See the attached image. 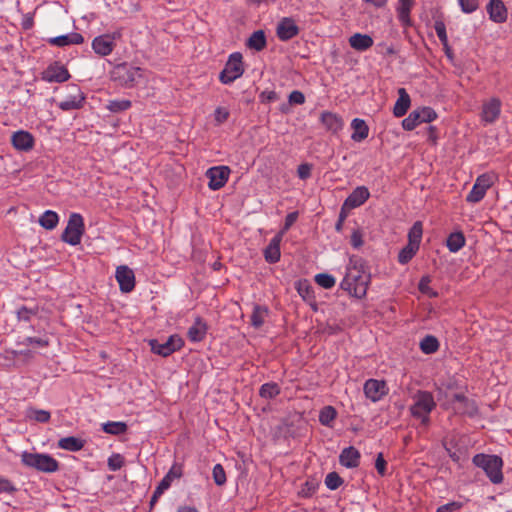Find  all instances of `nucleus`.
<instances>
[{
    "instance_id": "1",
    "label": "nucleus",
    "mask_w": 512,
    "mask_h": 512,
    "mask_svg": "<svg viewBox=\"0 0 512 512\" xmlns=\"http://www.w3.org/2000/svg\"><path fill=\"white\" fill-rule=\"evenodd\" d=\"M433 394L429 391L418 390L413 395V404L410 407L412 417L419 419L425 427L430 424V413L436 408Z\"/></svg>"
},
{
    "instance_id": "2",
    "label": "nucleus",
    "mask_w": 512,
    "mask_h": 512,
    "mask_svg": "<svg viewBox=\"0 0 512 512\" xmlns=\"http://www.w3.org/2000/svg\"><path fill=\"white\" fill-rule=\"evenodd\" d=\"M370 280L371 275L368 270L346 272L345 277L340 283V288L347 291L350 295L361 299L366 296Z\"/></svg>"
},
{
    "instance_id": "3",
    "label": "nucleus",
    "mask_w": 512,
    "mask_h": 512,
    "mask_svg": "<svg viewBox=\"0 0 512 512\" xmlns=\"http://www.w3.org/2000/svg\"><path fill=\"white\" fill-rule=\"evenodd\" d=\"M472 463L483 469L486 476L493 484H500L503 481V460L497 455L476 454Z\"/></svg>"
},
{
    "instance_id": "4",
    "label": "nucleus",
    "mask_w": 512,
    "mask_h": 512,
    "mask_svg": "<svg viewBox=\"0 0 512 512\" xmlns=\"http://www.w3.org/2000/svg\"><path fill=\"white\" fill-rule=\"evenodd\" d=\"M23 465L44 473H53L59 470V462L49 454L23 452L21 455Z\"/></svg>"
},
{
    "instance_id": "5",
    "label": "nucleus",
    "mask_w": 512,
    "mask_h": 512,
    "mask_svg": "<svg viewBox=\"0 0 512 512\" xmlns=\"http://www.w3.org/2000/svg\"><path fill=\"white\" fill-rule=\"evenodd\" d=\"M84 232L85 224L82 215L71 213L67 226L61 235V240L69 245L76 246L80 244Z\"/></svg>"
},
{
    "instance_id": "6",
    "label": "nucleus",
    "mask_w": 512,
    "mask_h": 512,
    "mask_svg": "<svg viewBox=\"0 0 512 512\" xmlns=\"http://www.w3.org/2000/svg\"><path fill=\"white\" fill-rule=\"evenodd\" d=\"M242 59V54L239 52L232 53L229 56L223 70L219 74L221 83L231 84L243 75L245 69Z\"/></svg>"
},
{
    "instance_id": "7",
    "label": "nucleus",
    "mask_w": 512,
    "mask_h": 512,
    "mask_svg": "<svg viewBox=\"0 0 512 512\" xmlns=\"http://www.w3.org/2000/svg\"><path fill=\"white\" fill-rule=\"evenodd\" d=\"M112 79L125 87H132L141 77V69L128 63H122L114 67L111 72Z\"/></svg>"
},
{
    "instance_id": "8",
    "label": "nucleus",
    "mask_w": 512,
    "mask_h": 512,
    "mask_svg": "<svg viewBox=\"0 0 512 512\" xmlns=\"http://www.w3.org/2000/svg\"><path fill=\"white\" fill-rule=\"evenodd\" d=\"M149 345L154 354L162 357H168L174 352L180 350L184 346V341L179 335L174 334L169 336L163 343L158 339H151L149 340Z\"/></svg>"
},
{
    "instance_id": "9",
    "label": "nucleus",
    "mask_w": 512,
    "mask_h": 512,
    "mask_svg": "<svg viewBox=\"0 0 512 512\" xmlns=\"http://www.w3.org/2000/svg\"><path fill=\"white\" fill-rule=\"evenodd\" d=\"M230 169L227 166L211 167L207 170L206 176L209 179L208 187L211 190H219L228 181Z\"/></svg>"
},
{
    "instance_id": "10",
    "label": "nucleus",
    "mask_w": 512,
    "mask_h": 512,
    "mask_svg": "<svg viewBox=\"0 0 512 512\" xmlns=\"http://www.w3.org/2000/svg\"><path fill=\"white\" fill-rule=\"evenodd\" d=\"M364 394L372 402L380 401L387 393L388 388L384 380L368 379L364 383Z\"/></svg>"
},
{
    "instance_id": "11",
    "label": "nucleus",
    "mask_w": 512,
    "mask_h": 512,
    "mask_svg": "<svg viewBox=\"0 0 512 512\" xmlns=\"http://www.w3.org/2000/svg\"><path fill=\"white\" fill-rule=\"evenodd\" d=\"M69 78V71L59 62L50 64L42 73V79L49 83H62Z\"/></svg>"
},
{
    "instance_id": "12",
    "label": "nucleus",
    "mask_w": 512,
    "mask_h": 512,
    "mask_svg": "<svg viewBox=\"0 0 512 512\" xmlns=\"http://www.w3.org/2000/svg\"><path fill=\"white\" fill-rule=\"evenodd\" d=\"M115 278L119 284L120 291L129 293L135 288V275L131 268L120 265L116 268Z\"/></svg>"
},
{
    "instance_id": "13",
    "label": "nucleus",
    "mask_w": 512,
    "mask_h": 512,
    "mask_svg": "<svg viewBox=\"0 0 512 512\" xmlns=\"http://www.w3.org/2000/svg\"><path fill=\"white\" fill-rule=\"evenodd\" d=\"M116 34H103L92 41V49L100 56H108L115 48Z\"/></svg>"
},
{
    "instance_id": "14",
    "label": "nucleus",
    "mask_w": 512,
    "mask_h": 512,
    "mask_svg": "<svg viewBox=\"0 0 512 512\" xmlns=\"http://www.w3.org/2000/svg\"><path fill=\"white\" fill-rule=\"evenodd\" d=\"M300 32L295 20L290 17L282 18L277 24L276 35L281 41H289Z\"/></svg>"
},
{
    "instance_id": "15",
    "label": "nucleus",
    "mask_w": 512,
    "mask_h": 512,
    "mask_svg": "<svg viewBox=\"0 0 512 512\" xmlns=\"http://www.w3.org/2000/svg\"><path fill=\"white\" fill-rule=\"evenodd\" d=\"M71 88L74 93L58 103V107L63 111L77 110L84 105L85 96L83 92H81L77 85H72Z\"/></svg>"
},
{
    "instance_id": "16",
    "label": "nucleus",
    "mask_w": 512,
    "mask_h": 512,
    "mask_svg": "<svg viewBox=\"0 0 512 512\" xmlns=\"http://www.w3.org/2000/svg\"><path fill=\"white\" fill-rule=\"evenodd\" d=\"M370 192L367 187L359 186L345 199L343 209H354L363 205L369 198Z\"/></svg>"
},
{
    "instance_id": "17",
    "label": "nucleus",
    "mask_w": 512,
    "mask_h": 512,
    "mask_svg": "<svg viewBox=\"0 0 512 512\" xmlns=\"http://www.w3.org/2000/svg\"><path fill=\"white\" fill-rule=\"evenodd\" d=\"M11 143L16 150L29 151L34 146V137L28 131L19 130L12 134Z\"/></svg>"
},
{
    "instance_id": "18",
    "label": "nucleus",
    "mask_w": 512,
    "mask_h": 512,
    "mask_svg": "<svg viewBox=\"0 0 512 512\" xmlns=\"http://www.w3.org/2000/svg\"><path fill=\"white\" fill-rule=\"evenodd\" d=\"M282 241V232L275 235L269 242L268 246L264 250V258L270 263L274 264L280 260V243Z\"/></svg>"
},
{
    "instance_id": "19",
    "label": "nucleus",
    "mask_w": 512,
    "mask_h": 512,
    "mask_svg": "<svg viewBox=\"0 0 512 512\" xmlns=\"http://www.w3.org/2000/svg\"><path fill=\"white\" fill-rule=\"evenodd\" d=\"M487 12L489 18L495 23H504L507 20V9L501 0H490Z\"/></svg>"
},
{
    "instance_id": "20",
    "label": "nucleus",
    "mask_w": 512,
    "mask_h": 512,
    "mask_svg": "<svg viewBox=\"0 0 512 512\" xmlns=\"http://www.w3.org/2000/svg\"><path fill=\"white\" fill-rule=\"evenodd\" d=\"M207 331V323L201 317H196L193 325L187 331V336L192 342H201L206 337Z\"/></svg>"
},
{
    "instance_id": "21",
    "label": "nucleus",
    "mask_w": 512,
    "mask_h": 512,
    "mask_svg": "<svg viewBox=\"0 0 512 512\" xmlns=\"http://www.w3.org/2000/svg\"><path fill=\"white\" fill-rule=\"evenodd\" d=\"M47 42L53 46L65 47L73 44H82L84 42V37L80 33L72 32L69 34L49 38Z\"/></svg>"
},
{
    "instance_id": "22",
    "label": "nucleus",
    "mask_w": 512,
    "mask_h": 512,
    "mask_svg": "<svg viewBox=\"0 0 512 512\" xmlns=\"http://www.w3.org/2000/svg\"><path fill=\"white\" fill-rule=\"evenodd\" d=\"M360 452L353 446L344 448L339 456L341 465L347 468H355L360 463Z\"/></svg>"
},
{
    "instance_id": "23",
    "label": "nucleus",
    "mask_w": 512,
    "mask_h": 512,
    "mask_svg": "<svg viewBox=\"0 0 512 512\" xmlns=\"http://www.w3.org/2000/svg\"><path fill=\"white\" fill-rule=\"evenodd\" d=\"M501 101L498 98H492L483 105L482 119L486 123H493L500 115Z\"/></svg>"
},
{
    "instance_id": "24",
    "label": "nucleus",
    "mask_w": 512,
    "mask_h": 512,
    "mask_svg": "<svg viewBox=\"0 0 512 512\" xmlns=\"http://www.w3.org/2000/svg\"><path fill=\"white\" fill-rule=\"evenodd\" d=\"M320 120L327 131L332 133H337L344 125L343 119L339 115L328 111L321 113Z\"/></svg>"
},
{
    "instance_id": "25",
    "label": "nucleus",
    "mask_w": 512,
    "mask_h": 512,
    "mask_svg": "<svg viewBox=\"0 0 512 512\" xmlns=\"http://www.w3.org/2000/svg\"><path fill=\"white\" fill-rule=\"evenodd\" d=\"M411 105V99L405 88L398 89V99L393 107V114L399 118L404 116Z\"/></svg>"
},
{
    "instance_id": "26",
    "label": "nucleus",
    "mask_w": 512,
    "mask_h": 512,
    "mask_svg": "<svg viewBox=\"0 0 512 512\" xmlns=\"http://www.w3.org/2000/svg\"><path fill=\"white\" fill-rule=\"evenodd\" d=\"M373 43V38L368 34L355 33L349 38L350 46L360 52L370 49Z\"/></svg>"
},
{
    "instance_id": "27",
    "label": "nucleus",
    "mask_w": 512,
    "mask_h": 512,
    "mask_svg": "<svg viewBox=\"0 0 512 512\" xmlns=\"http://www.w3.org/2000/svg\"><path fill=\"white\" fill-rule=\"evenodd\" d=\"M452 400L460 404L458 407V411L460 413L467 414L469 416H473L477 413V406L475 402L467 398L464 394L456 393L453 395Z\"/></svg>"
},
{
    "instance_id": "28",
    "label": "nucleus",
    "mask_w": 512,
    "mask_h": 512,
    "mask_svg": "<svg viewBox=\"0 0 512 512\" xmlns=\"http://www.w3.org/2000/svg\"><path fill=\"white\" fill-rule=\"evenodd\" d=\"M353 133L351 139L355 142H361L369 135V127L363 119L355 118L351 122Z\"/></svg>"
},
{
    "instance_id": "29",
    "label": "nucleus",
    "mask_w": 512,
    "mask_h": 512,
    "mask_svg": "<svg viewBox=\"0 0 512 512\" xmlns=\"http://www.w3.org/2000/svg\"><path fill=\"white\" fill-rule=\"evenodd\" d=\"M85 445V441L74 436L61 438L58 441V447L67 451L77 452L80 451Z\"/></svg>"
},
{
    "instance_id": "30",
    "label": "nucleus",
    "mask_w": 512,
    "mask_h": 512,
    "mask_svg": "<svg viewBox=\"0 0 512 512\" xmlns=\"http://www.w3.org/2000/svg\"><path fill=\"white\" fill-rule=\"evenodd\" d=\"M413 5V0H399V7L397 8L398 19L404 26L411 25L410 12Z\"/></svg>"
},
{
    "instance_id": "31",
    "label": "nucleus",
    "mask_w": 512,
    "mask_h": 512,
    "mask_svg": "<svg viewBox=\"0 0 512 512\" xmlns=\"http://www.w3.org/2000/svg\"><path fill=\"white\" fill-rule=\"evenodd\" d=\"M266 44V36L263 30L254 31L247 41V46L258 52L262 51Z\"/></svg>"
},
{
    "instance_id": "32",
    "label": "nucleus",
    "mask_w": 512,
    "mask_h": 512,
    "mask_svg": "<svg viewBox=\"0 0 512 512\" xmlns=\"http://www.w3.org/2000/svg\"><path fill=\"white\" fill-rule=\"evenodd\" d=\"M465 241V236L461 231L453 232L448 236L446 246L450 252L456 253L465 245Z\"/></svg>"
},
{
    "instance_id": "33",
    "label": "nucleus",
    "mask_w": 512,
    "mask_h": 512,
    "mask_svg": "<svg viewBox=\"0 0 512 512\" xmlns=\"http://www.w3.org/2000/svg\"><path fill=\"white\" fill-rule=\"evenodd\" d=\"M59 222L58 214L55 211L47 210L39 218V224L48 230L54 229Z\"/></svg>"
},
{
    "instance_id": "34",
    "label": "nucleus",
    "mask_w": 512,
    "mask_h": 512,
    "mask_svg": "<svg viewBox=\"0 0 512 512\" xmlns=\"http://www.w3.org/2000/svg\"><path fill=\"white\" fill-rule=\"evenodd\" d=\"M268 315V308L261 305H254L251 315V325L259 328L264 324L265 317Z\"/></svg>"
},
{
    "instance_id": "35",
    "label": "nucleus",
    "mask_w": 512,
    "mask_h": 512,
    "mask_svg": "<svg viewBox=\"0 0 512 512\" xmlns=\"http://www.w3.org/2000/svg\"><path fill=\"white\" fill-rule=\"evenodd\" d=\"M280 392L281 388L275 382L264 383L259 389V395L264 399H274Z\"/></svg>"
},
{
    "instance_id": "36",
    "label": "nucleus",
    "mask_w": 512,
    "mask_h": 512,
    "mask_svg": "<svg viewBox=\"0 0 512 512\" xmlns=\"http://www.w3.org/2000/svg\"><path fill=\"white\" fill-rule=\"evenodd\" d=\"M420 349L425 354H433L439 349V341L433 335H426L420 341Z\"/></svg>"
},
{
    "instance_id": "37",
    "label": "nucleus",
    "mask_w": 512,
    "mask_h": 512,
    "mask_svg": "<svg viewBox=\"0 0 512 512\" xmlns=\"http://www.w3.org/2000/svg\"><path fill=\"white\" fill-rule=\"evenodd\" d=\"M102 429H103V431L105 433H108V434H111V435H120V434H124L127 431L128 426H127V424L125 422L109 421V422L104 423L102 425Z\"/></svg>"
},
{
    "instance_id": "38",
    "label": "nucleus",
    "mask_w": 512,
    "mask_h": 512,
    "mask_svg": "<svg viewBox=\"0 0 512 512\" xmlns=\"http://www.w3.org/2000/svg\"><path fill=\"white\" fill-rule=\"evenodd\" d=\"M26 417L39 423H47L49 422L51 415L47 410L28 408L26 411Z\"/></svg>"
},
{
    "instance_id": "39",
    "label": "nucleus",
    "mask_w": 512,
    "mask_h": 512,
    "mask_svg": "<svg viewBox=\"0 0 512 512\" xmlns=\"http://www.w3.org/2000/svg\"><path fill=\"white\" fill-rule=\"evenodd\" d=\"M336 416L337 412L334 407L325 406L319 413V422L324 426L330 427Z\"/></svg>"
},
{
    "instance_id": "40",
    "label": "nucleus",
    "mask_w": 512,
    "mask_h": 512,
    "mask_svg": "<svg viewBox=\"0 0 512 512\" xmlns=\"http://www.w3.org/2000/svg\"><path fill=\"white\" fill-rule=\"evenodd\" d=\"M418 249H419L418 246L408 242V244L406 246H404L399 252V255H398L399 263L407 264L414 257V255L416 254Z\"/></svg>"
},
{
    "instance_id": "41",
    "label": "nucleus",
    "mask_w": 512,
    "mask_h": 512,
    "mask_svg": "<svg viewBox=\"0 0 512 512\" xmlns=\"http://www.w3.org/2000/svg\"><path fill=\"white\" fill-rule=\"evenodd\" d=\"M421 123L420 114L417 110H413L408 117L403 119L402 128L406 131H412Z\"/></svg>"
},
{
    "instance_id": "42",
    "label": "nucleus",
    "mask_w": 512,
    "mask_h": 512,
    "mask_svg": "<svg viewBox=\"0 0 512 512\" xmlns=\"http://www.w3.org/2000/svg\"><path fill=\"white\" fill-rule=\"evenodd\" d=\"M361 270H368L366 261L357 255H352L349 258V263L346 267V272H357Z\"/></svg>"
},
{
    "instance_id": "43",
    "label": "nucleus",
    "mask_w": 512,
    "mask_h": 512,
    "mask_svg": "<svg viewBox=\"0 0 512 512\" xmlns=\"http://www.w3.org/2000/svg\"><path fill=\"white\" fill-rule=\"evenodd\" d=\"M423 233L422 223L416 221L408 233L409 243L415 244L419 247Z\"/></svg>"
},
{
    "instance_id": "44",
    "label": "nucleus",
    "mask_w": 512,
    "mask_h": 512,
    "mask_svg": "<svg viewBox=\"0 0 512 512\" xmlns=\"http://www.w3.org/2000/svg\"><path fill=\"white\" fill-rule=\"evenodd\" d=\"M316 284L324 289H331L335 286L336 279L334 276L328 273H319L314 277Z\"/></svg>"
},
{
    "instance_id": "45",
    "label": "nucleus",
    "mask_w": 512,
    "mask_h": 512,
    "mask_svg": "<svg viewBox=\"0 0 512 512\" xmlns=\"http://www.w3.org/2000/svg\"><path fill=\"white\" fill-rule=\"evenodd\" d=\"M485 194H486V191L474 183L471 191L468 193V195L466 197V201L468 203H473V204L478 203L484 198Z\"/></svg>"
},
{
    "instance_id": "46",
    "label": "nucleus",
    "mask_w": 512,
    "mask_h": 512,
    "mask_svg": "<svg viewBox=\"0 0 512 512\" xmlns=\"http://www.w3.org/2000/svg\"><path fill=\"white\" fill-rule=\"evenodd\" d=\"M494 180V174L484 173L477 177L475 184L487 192V190L494 184Z\"/></svg>"
},
{
    "instance_id": "47",
    "label": "nucleus",
    "mask_w": 512,
    "mask_h": 512,
    "mask_svg": "<svg viewBox=\"0 0 512 512\" xmlns=\"http://www.w3.org/2000/svg\"><path fill=\"white\" fill-rule=\"evenodd\" d=\"M131 107V101L122 99V100H112L109 102L107 108L113 112L118 113L125 111Z\"/></svg>"
},
{
    "instance_id": "48",
    "label": "nucleus",
    "mask_w": 512,
    "mask_h": 512,
    "mask_svg": "<svg viewBox=\"0 0 512 512\" xmlns=\"http://www.w3.org/2000/svg\"><path fill=\"white\" fill-rule=\"evenodd\" d=\"M212 476L216 485L222 486L226 483V473L221 464H216L213 467Z\"/></svg>"
},
{
    "instance_id": "49",
    "label": "nucleus",
    "mask_w": 512,
    "mask_h": 512,
    "mask_svg": "<svg viewBox=\"0 0 512 512\" xmlns=\"http://www.w3.org/2000/svg\"><path fill=\"white\" fill-rule=\"evenodd\" d=\"M342 482V478L336 472L328 473L325 478V484L331 490L339 488Z\"/></svg>"
},
{
    "instance_id": "50",
    "label": "nucleus",
    "mask_w": 512,
    "mask_h": 512,
    "mask_svg": "<svg viewBox=\"0 0 512 512\" xmlns=\"http://www.w3.org/2000/svg\"><path fill=\"white\" fill-rule=\"evenodd\" d=\"M183 475V465L178 462H174L169 471L164 477L168 478L171 482L175 479H180Z\"/></svg>"
},
{
    "instance_id": "51",
    "label": "nucleus",
    "mask_w": 512,
    "mask_h": 512,
    "mask_svg": "<svg viewBox=\"0 0 512 512\" xmlns=\"http://www.w3.org/2000/svg\"><path fill=\"white\" fill-rule=\"evenodd\" d=\"M416 110L420 114L422 123H430L437 118L436 112L431 107H422Z\"/></svg>"
},
{
    "instance_id": "52",
    "label": "nucleus",
    "mask_w": 512,
    "mask_h": 512,
    "mask_svg": "<svg viewBox=\"0 0 512 512\" xmlns=\"http://www.w3.org/2000/svg\"><path fill=\"white\" fill-rule=\"evenodd\" d=\"M434 29L437 34V37L439 38L440 42L447 47L448 44V37L446 33V26L443 21H435Z\"/></svg>"
},
{
    "instance_id": "53",
    "label": "nucleus",
    "mask_w": 512,
    "mask_h": 512,
    "mask_svg": "<svg viewBox=\"0 0 512 512\" xmlns=\"http://www.w3.org/2000/svg\"><path fill=\"white\" fill-rule=\"evenodd\" d=\"M124 465V458L122 455L115 453L108 458V468L111 471H117Z\"/></svg>"
},
{
    "instance_id": "54",
    "label": "nucleus",
    "mask_w": 512,
    "mask_h": 512,
    "mask_svg": "<svg viewBox=\"0 0 512 512\" xmlns=\"http://www.w3.org/2000/svg\"><path fill=\"white\" fill-rule=\"evenodd\" d=\"M37 312H38V308L37 307L28 308L26 306H21L17 310V317H18L19 320L29 321L31 319V316L36 315Z\"/></svg>"
},
{
    "instance_id": "55",
    "label": "nucleus",
    "mask_w": 512,
    "mask_h": 512,
    "mask_svg": "<svg viewBox=\"0 0 512 512\" xmlns=\"http://www.w3.org/2000/svg\"><path fill=\"white\" fill-rule=\"evenodd\" d=\"M297 291H298L299 295L304 300H308L310 298H313V293H314L313 288L306 281L298 283Z\"/></svg>"
},
{
    "instance_id": "56",
    "label": "nucleus",
    "mask_w": 512,
    "mask_h": 512,
    "mask_svg": "<svg viewBox=\"0 0 512 512\" xmlns=\"http://www.w3.org/2000/svg\"><path fill=\"white\" fill-rule=\"evenodd\" d=\"M16 486L7 478L0 476V493L14 494L17 492Z\"/></svg>"
},
{
    "instance_id": "57",
    "label": "nucleus",
    "mask_w": 512,
    "mask_h": 512,
    "mask_svg": "<svg viewBox=\"0 0 512 512\" xmlns=\"http://www.w3.org/2000/svg\"><path fill=\"white\" fill-rule=\"evenodd\" d=\"M229 111L224 107H217L214 111V120L216 124L220 125L226 122L229 118Z\"/></svg>"
},
{
    "instance_id": "58",
    "label": "nucleus",
    "mask_w": 512,
    "mask_h": 512,
    "mask_svg": "<svg viewBox=\"0 0 512 512\" xmlns=\"http://www.w3.org/2000/svg\"><path fill=\"white\" fill-rule=\"evenodd\" d=\"M312 164L309 163H303L300 164L297 168V175L301 180H307L311 177L312 173Z\"/></svg>"
},
{
    "instance_id": "59",
    "label": "nucleus",
    "mask_w": 512,
    "mask_h": 512,
    "mask_svg": "<svg viewBox=\"0 0 512 512\" xmlns=\"http://www.w3.org/2000/svg\"><path fill=\"white\" fill-rule=\"evenodd\" d=\"M21 344L35 345L38 347H47L49 345V340L47 338L42 337H27L23 340Z\"/></svg>"
},
{
    "instance_id": "60",
    "label": "nucleus",
    "mask_w": 512,
    "mask_h": 512,
    "mask_svg": "<svg viewBox=\"0 0 512 512\" xmlns=\"http://www.w3.org/2000/svg\"><path fill=\"white\" fill-rule=\"evenodd\" d=\"M479 0H459V4L464 13H472L478 8Z\"/></svg>"
},
{
    "instance_id": "61",
    "label": "nucleus",
    "mask_w": 512,
    "mask_h": 512,
    "mask_svg": "<svg viewBox=\"0 0 512 512\" xmlns=\"http://www.w3.org/2000/svg\"><path fill=\"white\" fill-rule=\"evenodd\" d=\"M289 103L294 105H302L305 102L304 94L299 90H294L289 94Z\"/></svg>"
},
{
    "instance_id": "62",
    "label": "nucleus",
    "mask_w": 512,
    "mask_h": 512,
    "mask_svg": "<svg viewBox=\"0 0 512 512\" xmlns=\"http://www.w3.org/2000/svg\"><path fill=\"white\" fill-rule=\"evenodd\" d=\"M386 466L387 462L383 457L382 453H379L375 460V468L379 475L384 476L386 475Z\"/></svg>"
},
{
    "instance_id": "63",
    "label": "nucleus",
    "mask_w": 512,
    "mask_h": 512,
    "mask_svg": "<svg viewBox=\"0 0 512 512\" xmlns=\"http://www.w3.org/2000/svg\"><path fill=\"white\" fill-rule=\"evenodd\" d=\"M259 98L262 103H270L276 101L278 99V95L273 90H265L261 92Z\"/></svg>"
},
{
    "instance_id": "64",
    "label": "nucleus",
    "mask_w": 512,
    "mask_h": 512,
    "mask_svg": "<svg viewBox=\"0 0 512 512\" xmlns=\"http://www.w3.org/2000/svg\"><path fill=\"white\" fill-rule=\"evenodd\" d=\"M350 243L354 248H359L363 245L362 234L360 231H358V230L353 231L351 238H350Z\"/></svg>"
}]
</instances>
